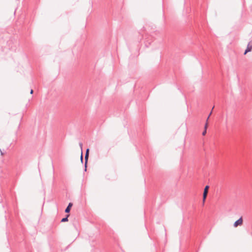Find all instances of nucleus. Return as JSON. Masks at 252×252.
Listing matches in <instances>:
<instances>
[{
  "mask_svg": "<svg viewBox=\"0 0 252 252\" xmlns=\"http://www.w3.org/2000/svg\"><path fill=\"white\" fill-rule=\"evenodd\" d=\"M79 146L80 147V148H81V152L83 151H82V147H83V144L82 142H80L79 143Z\"/></svg>",
  "mask_w": 252,
  "mask_h": 252,
  "instance_id": "nucleus-9",
  "label": "nucleus"
},
{
  "mask_svg": "<svg viewBox=\"0 0 252 252\" xmlns=\"http://www.w3.org/2000/svg\"><path fill=\"white\" fill-rule=\"evenodd\" d=\"M70 215L69 214H66L65 215V217L63 218L61 220V222H66V221H68V217H69Z\"/></svg>",
  "mask_w": 252,
  "mask_h": 252,
  "instance_id": "nucleus-7",
  "label": "nucleus"
},
{
  "mask_svg": "<svg viewBox=\"0 0 252 252\" xmlns=\"http://www.w3.org/2000/svg\"><path fill=\"white\" fill-rule=\"evenodd\" d=\"M211 114H212V112H211V113H210L209 116L208 117V118L207 119L206 123V124L205 125V126H204V131L202 132V135H205L206 134V132H207V128L208 127V121L210 115H211Z\"/></svg>",
  "mask_w": 252,
  "mask_h": 252,
  "instance_id": "nucleus-6",
  "label": "nucleus"
},
{
  "mask_svg": "<svg viewBox=\"0 0 252 252\" xmlns=\"http://www.w3.org/2000/svg\"><path fill=\"white\" fill-rule=\"evenodd\" d=\"M0 154L1 155H4V153L2 152L1 150L0 149Z\"/></svg>",
  "mask_w": 252,
  "mask_h": 252,
  "instance_id": "nucleus-10",
  "label": "nucleus"
},
{
  "mask_svg": "<svg viewBox=\"0 0 252 252\" xmlns=\"http://www.w3.org/2000/svg\"><path fill=\"white\" fill-rule=\"evenodd\" d=\"M208 189H209V186H206L205 187V189H204V192H203V202H205V200L206 198V197H207V193H208Z\"/></svg>",
  "mask_w": 252,
  "mask_h": 252,
  "instance_id": "nucleus-4",
  "label": "nucleus"
},
{
  "mask_svg": "<svg viewBox=\"0 0 252 252\" xmlns=\"http://www.w3.org/2000/svg\"><path fill=\"white\" fill-rule=\"evenodd\" d=\"M72 206H73V203L72 202H69L68 203L67 206L66 207V208L65 209V210H64L65 213L69 214Z\"/></svg>",
  "mask_w": 252,
  "mask_h": 252,
  "instance_id": "nucleus-5",
  "label": "nucleus"
},
{
  "mask_svg": "<svg viewBox=\"0 0 252 252\" xmlns=\"http://www.w3.org/2000/svg\"><path fill=\"white\" fill-rule=\"evenodd\" d=\"M80 160L81 162L83 163V151L81 152V154L80 156Z\"/></svg>",
  "mask_w": 252,
  "mask_h": 252,
  "instance_id": "nucleus-8",
  "label": "nucleus"
},
{
  "mask_svg": "<svg viewBox=\"0 0 252 252\" xmlns=\"http://www.w3.org/2000/svg\"><path fill=\"white\" fill-rule=\"evenodd\" d=\"M89 149L88 148L86 150L85 152V164H84V171H87V163L89 158Z\"/></svg>",
  "mask_w": 252,
  "mask_h": 252,
  "instance_id": "nucleus-1",
  "label": "nucleus"
},
{
  "mask_svg": "<svg viewBox=\"0 0 252 252\" xmlns=\"http://www.w3.org/2000/svg\"><path fill=\"white\" fill-rule=\"evenodd\" d=\"M252 51V40L250 41L247 45V49H246L244 55H246L247 53Z\"/></svg>",
  "mask_w": 252,
  "mask_h": 252,
  "instance_id": "nucleus-2",
  "label": "nucleus"
},
{
  "mask_svg": "<svg viewBox=\"0 0 252 252\" xmlns=\"http://www.w3.org/2000/svg\"><path fill=\"white\" fill-rule=\"evenodd\" d=\"M33 93V90L32 89H31L30 91V94H32Z\"/></svg>",
  "mask_w": 252,
  "mask_h": 252,
  "instance_id": "nucleus-11",
  "label": "nucleus"
},
{
  "mask_svg": "<svg viewBox=\"0 0 252 252\" xmlns=\"http://www.w3.org/2000/svg\"><path fill=\"white\" fill-rule=\"evenodd\" d=\"M243 218L241 217L234 223L233 226L234 227H237L239 225L241 226L243 224Z\"/></svg>",
  "mask_w": 252,
  "mask_h": 252,
  "instance_id": "nucleus-3",
  "label": "nucleus"
}]
</instances>
